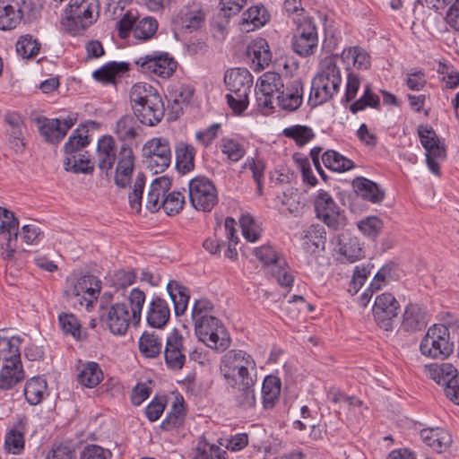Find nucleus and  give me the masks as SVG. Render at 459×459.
<instances>
[{"instance_id": "nucleus-1", "label": "nucleus", "mask_w": 459, "mask_h": 459, "mask_svg": "<svg viewBox=\"0 0 459 459\" xmlns=\"http://www.w3.org/2000/svg\"><path fill=\"white\" fill-rule=\"evenodd\" d=\"M128 300L131 312L127 305L122 302L99 307L100 323L115 335L126 334L131 323L136 325L141 322L145 293L139 288H134L130 291Z\"/></svg>"}, {"instance_id": "nucleus-2", "label": "nucleus", "mask_w": 459, "mask_h": 459, "mask_svg": "<svg viewBox=\"0 0 459 459\" xmlns=\"http://www.w3.org/2000/svg\"><path fill=\"white\" fill-rule=\"evenodd\" d=\"M256 364L251 355L242 350L227 351L221 360L220 369L228 385L244 394L246 402L255 401V380L249 369L255 370Z\"/></svg>"}, {"instance_id": "nucleus-3", "label": "nucleus", "mask_w": 459, "mask_h": 459, "mask_svg": "<svg viewBox=\"0 0 459 459\" xmlns=\"http://www.w3.org/2000/svg\"><path fill=\"white\" fill-rule=\"evenodd\" d=\"M129 99L133 114L140 124L155 126L162 120L165 113L164 103L152 85L142 82L134 84Z\"/></svg>"}, {"instance_id": "nucleus-4", "label": "nucleus", "mask_w": 459, "mask_h": 459, "mask_svg": "<svg viewBox=\"0 0 459 459\" xmlns=\"http://www.w3.org/2000/svg\"><path fill=\"white\" fill-rule=\"evenodd\" d=\"M342 83L340 68L330 58L325 59L321 71L313 78L307 103L315 108L332 100Z\"/></svg>"}, {"instance_id": "nucleus-5", "label": "nucleus", "mask_w": 459, "mask_h": 459, "mask_svg": "<svg viewBox=\"0 0 459 459\" xmlns=\"http://www.w3.org/2000/svg\"><path fill=\"white\" fill-rule=\"evenodd\" d=\"M224 82L230 92L226 95L228 105L235 114L241 115L249 104L253 75L246 68H233L225 73Z\"/></svg>"}, {"instance_id": "nucleus-6", "label": "nucleus", "mask_w": 459, "mask_h": 459, "mask_svg": "<svg viewBox=\"0 0 459 459\" xmlns=\"http://www.w3.org/2000/svg\"><path fill=\"white\" fill-rule=\"evenodd\" d=\"M99 7L98 0H70L61 23L70 34L80 35L97 20Z\"/></svg>"}, {"instance_id": "nucleus-7", "label": "nucleus", "mask_w": 459, "mask_h": 459, "mask_svg": "<svg viewBox=\"0 0 459 459\" xmlns=\"http://www.w3.org/2000/svg\"><path fill=\"white\" fill-rule=\"evenodd\" d=\"M158 21L152 16L141 17L132 11L126 12L117 22L118 36L125 39L132 33L134 38L143 41L151 39L158 30Z\"/></svg>"}, {"instance_id": "nucleus-8", "label": "nucleus", "mask_w": 459, "mask_h": 459, "mask_svg": "<svg viewBox=\"0 0 459 459\" xmlns=\"http://www.w3.org/2000/svg\"><path fill=\"white\" fill-rule=\"evenodd\" d=\"M421 353L432 359H444L454 350V342L450 341L449 328L445 325H434L429 327L421 340Z\"/></svg>"}, {"instance_id": "nucleus-9", "label": "nucleus", "mask_w": 459, "mask_h": 459, "mask_svg": "<svg viewBox=\"0 0 459 459\" xmlns=\"http://www.w3.org/2000/svg\"><path fill=\"white\" fill-rule=\"evenodd\" d=\"M296 32L292 37V48L299 56L307 57L316 53L318 46L317 29L312 17L295 16Z\"/></svg>"}, {"instance_id": "nucleus-10", "label": "nucleus", "mask_w": 459, "mask_h": 459, "mask_svg": "<svg viewBox=\"0 0 459 459\" xmlns=\"http://www.w3.org/2000/svg\"><path fill=\"white\" fill-rule=\"evenodd\" d=\"M195 333L199 341L220 351H226L230 344L229 333L215 316L195 323Z\"/></svg>"}, {"instance_id": "nucleus-11", "label": "nucleus", "mask_w": 459, "mask_h": 459, "mask_svg": "<svg viewBox=\"0 0 459 459\" xmlns=\"http://www.w3.org/2000/svg\"><path fill=\"white\" fill-rule=\"evenodd\" d=\"M316 217L333 230H342L347 225L345 212L341 210L333 197L325 190H319L314 201Z\"/></svg>"}, {"instance_id": "nucleus-12", "label": "nucleus", "mask_w": 459, "mask_h": 459, "mask_svg": "<svg viewBox=\"0 0 459 459\" xmlns=\"http://www.w3.org/2000/svg\"><path fill=\"white\" fill-rule=\"evenodd\" d=\"M188 195L192 206L202 212H210L218 204L217 189L207 178L198 176L188 183Z\"/></svg>"}, {"instance_id": "nucleus-13", "label": "nucleus", "mask_w": 459, "mask_h": 459, "mask_svg": "<svg viewBox=\"0 0 459 459\" xmlns=\"http://www.w3.org/2000/svg\"><path fill=\"white\" fill-rule=\"evenodd\" d=\"M143 163L155 174L163 172L171 162V149L168 139L154 137L143 146Z\"/></svg>"}, {"instance_id": "nucleus-14", "label": "nucleus", "mask_w": 459, "mask_h": 459, "mask_svg": "<svg viewBox=\"0 0 459 459\" xmlns=\"http://www.w3.org/2000/svg\"><path fill=\"white\" fill-rule=\"evenodd\" d=\"M138 69L148 75H157L162 78L170 77L176 71L178 63L168 52L153 51L140 56L134 61Z\"/></svg>"}, {"instance_id": "nucleus-15", "label": "nucleus", "mask_w": 459, "mask_h": 459, "mask_svg": "<svg viewBox=\"0 0 459 459\" xmlns=\"http://www.w3.org/2000/svg\"><path fill=\"white\" fill-rule=\"evenodd\" d=\"M286 83L281 74L268 71L261 75L256 82V102L260 108L274 109V100L282 91Z\"/></svg>"}, {"instance_id": "nucleus-16", "label": "nucleus", "mask_w": 459, "mask_h": 459, "mask_svg": "<svg viewBox=\"0 0 459 459\" xmlns=\"http://www.w3.org/2000/svg\"><path fill=\"white\" fill-rule=\"evenodd\" d=\"M400 305L388 292L378 295L373 306V315L377 325L385 331L393 329V320L398 315Z\"/></svg>"}, {"instance_id": "nucleus-17", "label": "nucleus", "mask_w": 459, "mask_h": 459, "mask_svg": "<svg viewBox=\"0 0 459 459\" xmlns=\"http://www.w3.org/2000/svg\"><path fill=\"white\" fill-rule=\"evenodd\" d=\"M186 349L183 344V337L178 329H173L167 338L163 356L165 363L169 369H181L186 360Z\"/></svg>"}, {"instance_id": "nucleus-18", "label": "nucleus", "mask_w": 459, "mask_h": 459, "mask_svg": "<svg viewBox=\"0 0 459 459\" xmlns=\"http://www.w3.org/2000/svg\"><path fill=\"white\" fill-rule=\"evenodd\" d=\"M101 289V281L96 276L88 274L77 279L65 293L68 298H76L81 305L85 301L87 304L97 299Z\"/></svg>"}, {"instance_id": "nucleus-19", "label": "nucleus", "mask_w": 459, "mask_h": 459, "mask_svg": "<svg viewBox=\"0 0 459 459\" xmlns=\"http://www.w3.org/2000/svg\"><path fill=\"white\" fill-rule=\"evenodd\" d=\"M303 101V82L300 79L289 81L282 91L275 100L276 104L281 109L293 112L296 111Z\"/></svg>"}, {"instance_id": "nucleus-20", "label": "nucleus", "mask_w": 459, "mask_h": 459, "mask_svg": "<svg viewBox=\"0 0 459 459\" xmlns=\"http://www.w3.org/2000/svg\"><path fill=\"white\" fill-rule=\"evenodd\" d=\"M117 159L115 183L117 186L126 188L129 185L134 167V155L128 143H122Z\"/></svg>"}, {"instance_id": "nucleus-21", "label": "nucleus", "mask_w": 459, "mask_h": 459, "mask_svg": "<svg viewBox=\"0 0 459 459\" xmlns=\"http://www.w3.org/2000/svg\"><path fill=\"white\" fill-rule=\"evenodd\" d=\"M246 56L250 63V67L255 72L264 69L272 61L269 44L263 38H257L248 44Z\"/></svg>"}, {"instance_id": "nucleus-22", "label": "nucleus", "mask_w": 459, "mask_h": 459, "mask_svg": "<svg viewBox=\"0 0 459 459\" xmlns=\"http://www.w3.org/2000/svg\"><path fill=\"white\" fill-rule=\"evenodd\" d=\"M204 22V12L195 5L184 6L174 19V23L178 29L189 33L201 29Z\"/></svg>"}, {"instance_id": "nucleus-23", "label": "nucleus", "mask_w": 459, "mask_h": 459, "mask_svg": "<svg viewBox=\"0 0 459 459\" xmlns=\"http://www.w3.org/2000/svg\"><path fill=\"white\" fill-rule=\"evenodd\" d=\"M429 323L427 308L416 303H410L405 307L402 330L407 333H415L423 330Z\"/></svg>"}, {"instance_id": "nucleus-24", "label": "nucleus", "mask_w": 459, "mask_h": 459, "mask_svg": "<svg viewBox=\"0 0 459 459\" xmlns=\"http://www.w3.org/2000/svg\"><path fill=\"white\" fill-rule=\"evenodd\" d=\"M169 318L170 308L168 302L160 297H153L147 307V325L152 328L162 329L167 325Z\"/></svg>"}, {"instance_id": "nucleus-25", "label": "nucleus", "mask_w": 459, "mask_h": 459, "mask_svg": "<svg viewBox=\"0 0 459 459\" xmlns=\"http://www.w3.org/2000/svg\"><path fill=\"white\" fill-rule=\"evenodd\" d=\"M423 443L437 453L446 452L452 445V435L441 428H427L420 432Z\"/></svg>"}, {"instance_id": "nucleus-26", "label": "nucleus", "mask_w": 459, "mask_h": 459, "mask_svg": "<svg viewBox=\"0 0 459 459\" xmlns=\"http://www.w3.org/2000/svg\"><path fill=\"white\" fill-rule=\"evenodd\" d=\"M129 66L126 62L111 61L94 71L92 76L104 85H116L117 81L129 71Z\"/></svg>"}, {"instance_id": "nucleus-27", "label": "nucleus", "mask_w": 459, "mask_h": 459, "mask_svg": "<svg viewBox=\"0 0 459 459\" xmlns=\"http://www.w3.org/2000/svg\"><path fill=\"white\" fill-rule=\"evenodd\" d=\"M141 126L134 115H123L116 123L114 133L123 143L129 145L140 136Z\"/></svg>"}, {"instance_id": "nucleus-28", "label": "nucleus", "mask_w": 459, "mask_h": 459, "mask_svg": "<svg viewBox=\"0 0 459 459\" xmlns=\"http://www.w3.org/2000/svg\"><path fill=\"white\" fill-rule=\"evenodd\" d=\"M97 159L98 168L108 175L117 160L116 143L112 136L106 135L99 140Z\"/></svg>"}, {"instance_id": "nucleus-29", "label": "nucleus", "mask_w": 459, "mask_h": 459, "mask_svg": "<svg viewBox=\"0 0 459 459\" xmlns=\"http://www.w3.org/2000/svg\"><path fill=\"white\" fill-rule=\"evenodd\" d=\"M171 186V180L166 176L155 178L150 186L146 209L151 212H158L161 207V200L164 199L166 193Z\"/></svg>"}, {"instance_id": "nucleus-30", "label": "nucleus", "mask_w": 459, "mask_h": 459, "mask_svg": "<svg viewBox=\"0 0 459 459\" xmlns=\"http://www.w3.org/2000/svg\"><path fill=\"white\" fill-rule=\"evenodd\" d=\"M23 10L14 0H0V30L14 29L21 22Z\"/></svg>"}, {"instance_id": "nucleus-31", "label": "nucleus", "mask_w": 459, "mask_h": 459, "mask_svg": "<svg viewBox=\"0 0 459 459\" xmlns=\"http://www.w3.org/2000/svg\"><path fill=\"white\" fill-rule=\"evenodd\" d=\"M338 251L350 263H354L364 256V251L357 237L347 232L338 236Z\"/></svg>"}, {"instance_id": "nucleus-32", "label": "nucleus", "mask_w": 459, "mask_h": 459, "mask_svg": "<svg viewBox=\"0 0 459 459\" xmlns=\"http://www.w3.org/2000/svg\"><path fill=\"white\" fill-rule=\"evenodd\" d=\"M418 134L422 146L425 148L427 153L436 155L438 158H446V152L443 144L430 126L420 125L418 127Z\"/></svg>"}, {"instance_id": "nucleus-33", "label": "nucleus", "mask_w": 459, "mask_h": 459, "mask_svg": "<svg viewBox=\"0 0 459 459\" xmlns=\"http://www.w3.org/2000/svg\"><path fill=\"white\" fill-rule=\"evenodd\" d=\"M269 21V13L264 6H252L243 13L240 22L241 30L252 31L264 26Z\"/></svg>"}, {"instance_id": "nucleus-34", "label": "nucleus", "mask_w": 459, "mask_h": 459, "mask_svg": "<svg viewBox=\"0 0 459 459\" xmlns=\"http://www.w3.org/2000/svg\"><path fill=\"white\" fill-rule=\"evenodd\" d=\"M352 186L357 194L367 201L378 204L384 200L385 192L375 182L368 178H357L353 180Z\"/></svg>"}, {"instance_id": "nucleus-35", "label": "nucleus", "mask_w": 459, "mask_h": 459, "mask_svg": "<svg viewBox=\"0 0 459 459\" xmlns=\"http://www.w3.org/2000/svg\"><path fill=\"white\" fill-rule=\"evenodd\" d=\"M167 290L174 303L176 316L183 315L187 307L189 300V290L177 281H169L167 284Z\"/></svg>"}, {"instance_id": "nucleus-36", "label": "nucleus", "mask_w": 459, "mask_h": 459, "mask_svg": "<svg viewBox=\"0 0 459 459\" xmlns=\"http://www.w3.org/2000/svg\"><path fill=\"white\" fill-rule=\"evenodd\" d=\"M23 377L22 364H16L13 361L4 362L0 371V390L11 389Z\"/></svg>"}, {"instance_id": "nucleus-37", "label": "nucleus", "mask_w": 459, "mask_h": 459, "mask_svg": "<svg viewBox=\"0 0 459 459\" xmlns=\"http://www.w3.org/2000/svg\"><path fill=\"white\" fill-rule=\"evenodd\" d=\"M103 379V372L97 362L88 361L82 366L77 375L78 383L84 387L93 388Z\"/></svg>"}, {"instance_id": "nucleus-38", "label": "nucleus", "mask_w": 459, "mask_h": 459, "mask_svg": "<svg viewBox=\"0 0 459 459\" xmlns=\"http://www.w3.org/2000/svg\"><path fill=\"white\" fill-rule=\"evenodd\" d=\"M176 167L178 170L186 174L195 168V149L193 145L179 143L175 149Z\"/></svg>"}, {"instance_id": "nucleus-39", "label": "nucleus", "mask_w": 459, "mask_h": 459, "mask_svg": "<svg viewBox=\"0 0 459 459\" xmlns=\"http://www.w3.org/2000/svg\"><path fill=\"white\" fill-rule=\"evenodd\" d=\"M325 230L321 225H311L304 231L303 247L307 252L325 249Z\"/></svg>"}, {"instance_id": "nucleus-40", "label": "nucleus", "mask_w": 459, "mask_h": 459, "mask_svg": "<svg viewBox=\"0 0 459 459\" xmlns=\"http://www.w3.org/2000/svg\"><path fill=\"white\" fill-rule=\"evenodd\" d=\"M19 221L14 213L6 208L0 206V234L8 238V246L11 242H16L18 238Z\"/></svg>"}, {"instance_id": "nucleus-41", "label": "nucleus", "mask_w": 459, "mask_h": 459, "mask_svg": "<svg viewBox=\"0 0 459 459\" xmlns=\"http://www.w3.org/2000/svg\"><path fill=\"white\" fill-rule=\"evenodd\" d=\"M38 123L39 130L47 142L57 143L65 137V133L60 127V118L43 117L39 118Z\"/></svg>"}, {"instance_id": "nucleus-42", "label": "nucleus", "mask_w": 459, "mask_h": 459, "mask_svg": "<svg viewBox=\"0 0 459 459\" xmlns=\"http://www.w3.org/2000/svg\"><path fill=\"white\" fill-rule=\"evenodd\" d=\"M425 370L429 378L442 386L458 373V370L451 363L430 364L426 366Z\"/></svg>"}, {"instance_id": "nucleus-43", "label": "nucleus", "mask_w": 459, "mask_h": 459, "mask_svg": "<svg viewBox=\"0 0 459 459\" xmlns=\"http://www.w3.org/2000/svg\"><path fill=\"white\" fill-rule=\"evenodd\" d=\"M162 339L154 333L144 332L139 339V350L145 358L158 357L162 351Z\"/></svg>"}, {"instance_id": "nucleus-44", "label": "nucleus", "mask_w": 459, "mask_h": 459, "mask_svg": "<svg viewBox=\"0 0 459 459\" xmlns=\"http://www.w3.org/2000/svg\"><path fill=\"white\" fill-rule=\"evenodd\" d=\"M64 166L66 171H72L74 173L91 174L94 170V166L87 152L66 156Z\"/></svg>"}, {"instance_id": "nucleus-45", "label": "nucleus", "mask_w": 459, "mask_h": 459, "mask_svg": "<svg viewBox=\"0 0 459 459\" xmlns=\"http://www.w3.org/2000/svg\"><path fill=\"white\" fill-rule=\"evenodd\" d=\"M22 339L19 336L11 338L0 337V359L4 362L13 361L22 364L19 345Z\"/></svg>"}, {"instance_id": "nucleus-46", "label": "nucleus", "mask_w": 459, "mask_h": 459, "mask_svg": "<svg viewBox=\"0 0 459 459\" xmlns=\"http://www.w3.org/2000/svg\"><path fill=\"white\" fill-rule=\"evenodd\" d=\"M324 165L335 172H344L354 167L351 160H349L333 150H328L322 156Z\"/></svg>"}, {"instance_id": "nucleus-47", "label": "nucleus", "mask_w": 459, "mask_h": 459, "mask_svg": "<svg viewBox=\"0 0 459 459\" xmlns=\"http://www.w3.org/2000/svg\"><path fill=\"white\" fill-rule=\"evenodd\" d=\"M227 452L220 446L209 443L204 437H201L195 446L193 459H227Z\"/></svg>"}, {"instance_id": "nucleus-48", "label": "nucleus", "mask_w": 459, "mask_h": 459, "mask_svg": "<svg viewBox=\"0 0 459 459\" xmlns=\"http://www.w3.org/2000/svg\"><path fill=\"white\" fill-rule=\"evenodd\" d=\"M90 143L88 130L85 127L77 128L70 135L64 146L66 156L82 153V149Z\"/></svg>"}, {"instance_id": "nucleus-49", "label": "nucleus", "mask_w": 459, "mask_h": 459, "mask_svg": "<svg viewBox=\"0 0 459 459\" xmlns=\"http://www.w3.org/2000/svg\"><path fill=\"white\" fill-rule=\"evenodd\" d=\"M273 279L283 288H290L294 282V275L291 268L285 259L280 260L278 264H273V267L267 271Z\"/></svg>"}, {"instance_id": "nucleus-50", "label": "nucleus", "mask_w": 459, "mask_h": 459, "mask_svg": "<svg viewBox=\"0 0 459 459\" xmlns=\"http://www.w3.org/2000/svg\"><path fill=\"white\" fill-rule=\"evenodd\" d=\"M343 62H352L357 69L367 70L370 66V57L368 54L359 47H352L344 49L341 55Z\"/></svg>"}, {"instance_id": "nucleus-51", "label": "nucleus", "mask_w": 459, "mask_h": 459, "mask_svg": "<svg viewBox=\"0 0 459 459\" xmlns=\"http://www.w3.org/2000/svg\"><path fill=\"white\" fill-rule=\"evenodd\" d=\"M46 392L47 382L39 377H35L29 380L23 389L26 402H41Z\"/></svg>"}, {"instance_id": "nucleus-52", "label": "nucleus", "mask_w": 459, "mask_h": 459, "mask_svg": "<svg viewBox=\"0 0 459 459\" xmlns=\"http://www.w3.org/2000/svg\"><path fill=\"white\" fill-rule=\"evenodd\" d=\"M185 404L173 403L170 411L168 412L166 418L161 422L160 428L163 430L169 431L183 424L186 413Z\"/></svg>"}, {"instance_id": "nucleus-53", "label": "nucleus", "mask_w": 459, "mask_h": 459, "mask_svg": "<svg viewBox=\"0 0 459 459\" xmlns=\"http://www.w3.org/2000/svg\"><path fill=\"white\" fill-rule=\"evenodd\" d=\"M380 107V98L372 91L370 85L365 87L363 95L351 104L350 111L353 114L365 109L366 108H378Z\"/></svg>"}, {"instance_id": "nucleus-54", "label": "nucleus", "mask_w": 459, "mask_h": 459, "mask_svg": "<svg viewBox=\"0 0 459 459\" xmlns=\"http://www.w3.org/2000/svg\"><path fill=\"white\" fill-rule=\"evenodd\" d=\"M40 49V43L33 39L31 35L22 36L16 43V51L22 58H32L36 56Z\"/></svg>"}, {"instance_id": "nucleus-55", "label": "nucleus", "mask_w": 459, "mask_h": 459, "mask_svg": "<svg viewBox=\"0 0 459 459\" xmlns=\"http://www.w3.org/2000/svg\"><path fill=\"white\" fill-rule=\"evenodd\" d=\"M281 381L273 375L266 376L262 385L263 402H275L281 394Z\"/></svg>"}, {"instance_id": "nucleus-56", "label": "nucleus", "mask_w": 459, "mask_h": 459, "mask_svg": "<svg viewBox=\"0 0 459 459\" xmlns=\"http://www.w3.org/2000/svg\"><path fill=\"white\" fill-rule=\"evenodd\" d=\"M283 134L286 137L293 139L299 146L307 144L315 137V134L310 127L301 125H296L285 128L283 130Z\"/></svg>"}, {"instance_id": "nucleus-57", "label": "nucleus", "mask_w": 459, "mask_h": 459, "mask_svg": "<svg viewBox=\"0 0 459 459\" xmlns=\"http://www.w3.org/2000/svg\"><path fill=\"white\" fill-rule=\"evenodd\" d=\"M220 148L221 152L232 162L240 160L246 154L244 146L231 138H222Z\"/></svg>"}, {"instance_id": "nucleus-58", "label": "nucleus", "mask_w": 459, "mask_h": 459, "mask_svg": "<svg viewBox=\"0 0 459 459\" xmlns=\"http://www.w3.org/2000/svg\"><path fill=\"white\" fill-rule=\"evenodd\" d=\"M254 255L264 264L267 271L273 267V264H276L280 260L283 259L270 245H264L255 248Z\"/></svg>"}, {"instance_id": "nucleus-59", "label": "nucleus", "mask_w": 459, "mask_h": 459, "mask_svg": "<svg viewBox=\"0 0 459 459\" xmlns=\"http://www.w3.org/2000/svg\"><path fill=\"white\" fill-rule=\"evenodd\" d=\"M185 195L180 191H173L169 195H165L161 200L162 209L168 215L178 214L184 207Z\"/></svg>"}, {"instance_id": "nucleus-60", "label": "nucleus", "mask_w": 459, "mask_h": 459, "mask_svg": "<svg viewBox=\"0 0 459 459\" xmlns=\"http://www.w3.org/2000/svg\"><path fill=\"white\" fill-rule=\"evenodd\" d=\"M236 221L231 217H227L224 221V231L226 238L229 240L228 248L224 253V255L231 260H235L238 257V252L235 246L238 243V237L236 235L237 230L235 229Z\"/></svg>"}, {"instance_id": "nucleus-61", "label": "nucleus", "mask_w": 459, "mask_h": 459, "mask_svg": "<svg viewBox=\"0 0 459 459\" xmlns=\"http://www.w3.org/2000/svg\"><path fill=\"white\" fill-rule=\"evenodd\" d=\"M58 320L65 334H71L77 341L82 340L81 324L74 314H60Z\"/></svg>"}, {"instance_id": "nucleus-62", "label": "nucleus", "mask_w": 459, "mask_h": 459, "mask_svg": "<svg viewBox=\"0 0 459 459\" xmlns=\"http://www.w3.org/2000/svg\"><path fill=\"white\" fill-rule=\"evenodd\" d=\"M243 237L249 242H255L261 236V228L250 214H244L239 220Z\"/></svg>"}, {"instance_id": "nucleus-63", "label": "nucleus", "mask_w": 459, "mask_h": 459, "mask_svg": "<svg viewBox=\"0 0 459 459\" xmlns=\"http://www.w3.org/2000/svg\"><path fill=\"white\" fill-rule=\"evenodd\" d=\"M383 227V221L377 216H369L358 222L359 230L371 239H375L380 234Z\"/></svg>"}, {"instance_id": "nucleus-64", "label": "nucleus", "mask_w": 459, "mask_h": 459, "mask_svg": "<svg viewBox=\"0 0 459 459\" xmlns=\"http://www.w3.org/2000/svg\"><path fill=\"white\" fill-rule=\"evenodd\" d=\"M69 443L55 442L46 459H76L75 450Z\"/></svg>"}]
</instances>
